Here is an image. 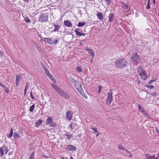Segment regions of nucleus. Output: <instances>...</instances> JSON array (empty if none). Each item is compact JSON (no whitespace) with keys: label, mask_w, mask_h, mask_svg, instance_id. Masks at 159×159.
<instances>
[{"label":"nucleus","mask_w":159,"mask_h":159,"mask_svg":"<svg viewBox=\"0 0 159 159\" xmlns=\"http://www.w3.org/2000/svg\"><path fill=\"white\" fill-rule=\"evenodd\" d=\"M52 86L54 88L55 91L62 97L66 99H69L70 96L67 93L65 92L57 85H55L53 84H51Z\"/></svg>","instance_id":"1"},{"label":"nucleus","mask_w":159,"mask_h":159,"mask_svg":"<svg viewBox=\"0 0 159 159\" xmlns=\"http://www.w3.org/2000/svg\"><path fill=\"white\" fill-rule=\"evenodd\" d=\"M128 61L126 58H120L116 61L115 65L116 68L121 69L126 67Z\"/></svg>","instance_id":"2"},{"label":"nucleus","mask_w":159,"mask_h":159,"mask_svg":"<svg viewBox=\"0 0 159 159\" xmlns=\"http://www.w3.org/2000/svg\"><path fill=\"white\" fill-rule=\"evenodd\" d=\"M131 60L132 62L135 64V65H137V63H139L140 61V58L139 56L136 53L133 54L131 57Z\"/></svg>","instance_id":"3"},{"label":"nucleus","mask_w":159,"mask_h":159,"mask_svg":"<svg viewBox=\"0 0 159 159\" xmlns=\"http://www.w3.org/2000/svg\"><path fill=\"white\" fill-rule=\"evenodd\" d=\"M48 19V15L45 14H42L40 15L39 16V20L41 22H47Z\"/></svg>","instance_id":"4"},{"label":"nucleus","mask_w":159,"mask_h":159,"mask_svg":"<svg viewBox=\"0 0 159 159\" xmlns=\"http://www.w3.org/2000/svg\"><path fill=\"white\" fill-rule=\"evenodd\" d=\"M112 92L111 90L107 93V97L106 100V103L108 104H110L112 101Z\"/></svg>","instance_id":"5"},{"label":"nucleus","mask_w":159,"mask_h":159,"mask_svg":"<svg viewBox=\"0 0 159 159\" xmlns=\"http://www.w3.org/2000/svg\"><path fill=\"white\" fill-rule=\"evenodd\" d=\"M9 150L7 147L5 146H3L1 147H0V156L2 157L4 154V152H5V154H7Z\"/></svg>","instance_id":"6"},{"label":"nucleus","mask_w":159,"mask_h":159,"mask_svg":"<svg viewBox=\"0 0 159 159\" xmlns=\"http://www.w3.org/2000/svg\"><path fill=\"white\" fill-rule=\"evenodd\" d=\"M74 84L78 90L80 91L82 89L81 84L78 81H75Z\"/></svg>","instance_id":"7"},{"label":"nucleus","mask_w":159,"mask_h":159,"mask_svg":"<svg viewBox=\"0 0 159 159\" xmlns=\"http://www.w3.org/2000/svg\"><path fill=\"white\" fill-rule=\"evenodd\" d=\"M73 114V113L72 112V111H70V110H69L66 113V118L68 120H71L72 119V118Z\"/></svg>","instance_id":"8"},{"label":"nucleus","mask_w":159,"mask_h":159,"mask_svg":"<svg viewBox=\"0 0 159 159\" xmlns=\"http://www.w3.org/2000/svg\"><path fill=\"white\" fill-rule=\"evenodd\" d=\"M66 149L69 151L73 152L76 150V148L71 145H69L66 147Z\"/></svg>","instance_id":"9"},{"label":"nucleus","mask_w":159,"mask_h":159,"mask_svg":"<svg viewBox=\"0 0 159 159\" xmlns=\"http://www.w3.org/2000/svg\"><path fill=\"white\" fill-rule=\"evenodd\" d=\"M22 78V76L21 75H16V83L17 86H18L20 83V80Z\"/></svg>","instance_id":"10"},{"label":"nucleus","mask_w":159,"mask_h":159,"mask_svg":"<svg viewBox=\"0 0 159 159\" xmlns=\"http://www.w3.org/2000/svg\"><path fill=\"white\" fill-rule=\"evenodd\" d=\"M50 97L48 95H46L45 94L43 98V99L45 103H48L50 101Z\"/></svg>","instance_id":"11"},{"label":"nucleus","mask_w":159,"mask_h":159,"mask_svg":"<svg viewBox=\"0 0 159 159\" xmlns=\"http://www.w3.org/2000/svg\"><path fill=\"white\" fill-rule=\"evenodd\" d=\"M145 156L147 159H157V158H155L154 155L153 156H151L149 154L146 153L145 154Z\"/></svg>","instance_id":"12"},{"label":"nucleus","mask_w":159,"mask_h":159,"mask_svg":"<svg viewBox=\"0 0 159 159\" xmlns=\"http://www.w3.org/2000/svg\"><path fill=\"white\" fill-rule=\"evenodd\" d=\"M75 32L76 33V35L77 36H84L86 35L85 34L82 33L80 32L79 31H78V29H76L75 30Z\"/></svg>","instance_id":"13"},{"label":"nucleus","mask_w":159,"mask_h":159,"mask_svg":"<svg viewBox=\"0 0 159 159\" xmlns=\"http://www.w3.org/2000/svg\"><path fill=\"white\" fill-rule=\"evenodd\" d=\"M64 24L65 26L68 27H70L72 26V24L69 20L64 21Z\"/></svg>","instance_id":"14"},{"label":"nucleus","mask_w":159,"mask_h":159,"mask_svg":"<svg viewBox=\"0 0 159 159\" xmlns=\"http://www.w3.org/2000/svg\"><path fill=\"white\" fill-rule=\"evenodd\" d=\"M139 75L141 78L144 80H145L147 78V75L145 72H142V73L140 74Z\"/></svg>","instance_id":"15"},{"label":"nucleus","mask_w":159,"mask_h":159,"mask_svg":"<svg viewBox=\"0 0 159 159\" xmlns=\"http://www.w3.org/2000/svg\"><path fill=\"white\" fill-rule=\"evenodd\" d=\"M54 27L55 28V29L53 30V32H56V31H58V30H60L61 26L58 25H54Z\"/></svg>","instance_id":"16"},{"label":"nucleus","mask_w":159,"mask_h":159,"mask_svg":"<svg viewBox=\"0 0 159 159\" xmlns=\"http://www.w3.org/2000/svg\"><path fill=\"white\" fill-rule=\"evenodd\" d=\"M114 17V14L113 13H111L110 14L109 16V21L110 22H112L113 21V18Z\"/></svg>","instance_id":"17"},{"label":"nucleus","mask_w":159,"mask_h":159,"mask_svg":"<svg viewBox=\"0 0 159 159\" xmlns=\"http://www.w3.org/2000/svg\"><path fill=\"white\" fill-rule=\"evenodd\" d=\"M97 16L98 19L100 20H102L103 19V15L102 13L100 12H98L97 13Z\"/></svg>","instance_id":"18"},{"label":"nucleus","mask_w":159,"mask_h":159,"mask_svg":"<svg viewBox=\"0 0 159 159\" xmlns=\"http://www.w3.org/2000/svg\"><path fill=\"white\" fill-rule=\"evenodd\" d=\"M137 70L139 75L142 73V72H144L143 68L141 67L138 66L137 68Z\"/></svg>","instance_id":"19"},{"label":"nucleus","mask_w":159,"mask_h":159,"mask_svg":"<svg viewBox=\"0 0 159 159\" xmlns=\"http://www.w3.org/2000/svg\"><path fill=\"white\" fill-rule=\"evenodd\" d=\"M44 39L45 41H46L48 43L51 45H53V43H52L53 41L51 39L48 38H45Z\"/></svg>","instance_id":"20"},{"label":"nucleus","mask_w":159,"mask_h":159,"mask_svg":"<svg viewBox=\"0 0 159 159\" xmlns=\"http://www.w3.org/2000/svg\"><path fill=\"white\" fill-rule=\"evenodd\" d=\"M43 122V120L41 119H39L35 124V125L36 127L39 126Z\"/></svg>","instance_id":"21"},{"label":"nucleus","mask_w":159,"mask_h":159,"mask_svg":"<svg viewBox=\"0 0 159 159\" xmlns=\"http://www.w3.org/2000/svg\"><path fill=\"white\" fill-rule=\"evenodd\" d=\"M76 125L75 123L73 122H72L69 125V126L70 128L71 129V130H73L75 127Z\"/></svg>","instance_id":"22"},{"label":"nucleus","mask_w":159,"mask_h":159,"mask_svg":"<svg viewBox=\"0 0 159 159\" xmlns=\"http://www.w3.org/2000/svg\"><path fill=\"white\" fill-rule=\"evenodd\" d=\"M87 50L88 51V52L89 54L93 56H94V52L92 49H87Z\"/></svg>","instance_id":"23"},{"label":"nucleus","mask_w":159,"mask_h":159,"mask_svg":"<svg viewBox=\"0 0 159 159\" xmlns=\"http://www.w3.org/2000/svg\"><path fill=\"white\" fill-rule=\"evenodd\" d=\"M65 135L66 136V139L69 140L71 139V137H72V134L71 133H68V134H65Z\"/></svg>","instance_id":"24"},{"label":"nucleus","mask_w":159,"mask_h":159,"mask_svg":"<svg viewBox=\"0 0 159 159\" xmlns=\"http://www.w3.org/2000/svg\"><path fill=\"white\" fill-rule=\"evenodd\" d=\"M52 121V119L51 117H49L47 119L46 123L47 124H50Z\"/></svg>","instance_id":"25"},{"label":"nucleus","mask_w":159,"mask_h":159,"mask_svg":"<svg viewBox=\"0 0 159 159\" xmlns=\"http://www.w3.org/2000/svg\"><path fill=\"white\" fill-rule=\"evenodd\" d=\"M86 23L85 22H79L78 25V26L79 27H81L84 26Z\"/></svg>","instance_id":"26"},{"label":"nucleus","mask_w":159,"mask_h":159,"mask_svg":"<svg viewBox=\"0 0 159 159\" xmlns=\"http://www.w3.org/2000/svg\"><path fill=\"white\" fill-rule=\"evenodd\" d=\"M14 136L15 139H18L20 138L19 135L17 133L15 132L14 134Z\"/></svg>","instance_id":"27"},{"label":"nucleus","mask_w":159,"mask_h":159,"mask_svg":"<svg viewBox=\"0 0 159 159\" xmlns=\"http://www.w3.org/2000/svg\"><path fill=\"white\" fill-rule=\"evenodd\" d=\"M69 80L72 83L74 84L75 83V81H76L77 80H75V78L72 77V76H70L69 78Z\"/></svg>","instance_id":"28"},{"label":"nucleus","mask_w":159,"mask_h":159,"mask_svg":"<svg viewBox=\"0 0 159 159\" xmlns=\"http://www.w3.org/2000/svg\"><path fill=\"white\" fill-rule=\"evenodd\" d=\"M35 46L37 48L39 52H42V51H43L42 49L40 47V46H39V45L36 44L35 45Z\"/></svg>","instance_id":"29"},{"label":"nucleus","mask_w":159,"mask_h":159,"mask_svg":"<svg viewBox=\"0 0 159 159\" xmlns=\"http://www.w3.org/2000/svg\"><path fill=\"white\" fill-rule=\"evenodd\" d=\"M24 20L25 22L28 23H30L31 21L27 17H26L25 18Z\"/></svg>","instance_id":"30"},{"label":"nucleus","mask_w":159,"mask_h":159,"mask_svg":"<svg viewBox=\"0 0 159 159\" xmlns=\"http://www.w3.org/2000/svg\"><path fill=\"white\" fill-rule=\"evenodd\" d=\"M41 65L42 67L43 68L44 70L47 69V67L43 63L41 62Z\"/></svg>","instance_id":"31"},{"label":"nucleus","mask_w":159,"mask_h":159,"mask_svg":"<svg viewBox=\"0 0 159 159\" xmlns=\"http://www.w3.org/2000/svg\"><path fill=\"white\" fill-rule=\"evenodd\" d=\"M141 111V112L142 113H143L144 115L145 116H146L147 114H148V113L147 112V111H145V110H140Z\"/></svg>","instance_id":"32"},{"label":"nucleus","mask_w":159,"mask_h":159,"mask_svg":"<svg viewBox=\"0 0 159 159\" xmlns=\"http://www.w3.org/2000/svg\"><path fill=\"white\" fill-rule=\"evenodd\" d=\"M76 70L79 73L82 72V70L80 66H77L76 68Z\"/></svg>","instance_id":"33"},{"label":"nucleus","mask_w":159,"mask_h":159,"mask_svg":"<svg viewBox=\"0 0 159 159\" xmlns=\"http://www.w3.org/2000/svg\"><path fill=\"white\" fill-rule=\"evenodd\" d=\"M106 3L108 5H109L111 4V0H104Z\"/></svg>","instance_id":"34"},{"label":"nucleus","mask_w":159,"mask_h":159,"mask_svg":"<svg viewBox=\"0 0 159 159\" xmlns=\"http://www.w3.org/2000/svg\"><path fill=\"white\" fill-rule=\"evenodd\" d=\"M146 87L147 88L149 89H152L154 88V86L152 85H146Z\"/></svg>","instance_id":"35"},{"label":"nucleus","mask_w":159,"mask_h":159,"mask_svg":"<svg viewBox=\"0 0 159 159\" xmlns=\"http://www.w3.org/2000/svg\"><path fill=\"white\" fill-rule=\"evenodd\" d=\"M123 7L124 9H128V6L125 3L123 4Z\"/></svg>","instance_id":"36"},{"label":"nucleus","mask_w":159,"mask_h":159,"mask_svg":"<svg viewBox=\"0 0 159 159\" xmlns=\"http://www.w3.org/2000/svg\"><path fill=\"white\" fill-rule=\"evenodd\" d=\"M118 148L121 150H124L125 149V148H124L123 147V146L121 145H120L118 147Z\"/></svg>","instance_id":"37"},{"label":"nucleus","mask_w":159,"mask_h":159,"mask_svg":"<svg viewBox=\"0 0 159 159\" xmlns=\"http://www.w3.org/2000/svg\"><path fill=\"white\" fill-rule=\"evenodd\" d=\"M50 125L52 127H55L56 126V124L54 122H51V123H50Z\"/></svg>","instance_id":"38"},{"label":"nucleus","mask_w":159,"mask_h":159,"mask_svg":"<svg viewBox=\"0 0 159 159\" xmlns=\"http://www.w3.org/2000/svg\"><path fill=\"white\" fill-rule=\"evenodd\" d=\"M92 129L94 131L95 133H98V131L97 130V128H95L94 127H92Z\"/></svg>","instance_id":"39"},{"label":"nucleus","mask_w":159,"mask_h":159,"mask_svg":"<svg viewBox=\"0 0 159 159\" xmlns=\"http://www.w3.org/2000/svg\"><path fill=\"white\" fill-rule=\"evenodd\" d=\"M47 75L48 77H49L50 79H52L53 77L52 75L50 73H49L48 75Z\"/></svg>","instance_id":"40"},{"label":"nucleus","mask_w":159,"mask_h":159,"mask_svg":"<svg viewBox=\"0 0 159 159\" xmlns=\"http://www.w3.org/2000/svg\"><path fill=\"white\" fill-rule=\"evenodd\" d=\"M5 92H6V93H9V90L6 87V88H5Z\"/></svg>","instance_id":"41"},{"label":"nucleus","mask_w":159,"mask_h":159,"mask_svg":"<svg viewBox=\"0 0 159 159\" xmlns=\"http://www.w3.org/2000/svg\"><path fill=\"white\" fill-rule=\"evenodd\" d=\"M34 154L33 152H32L30 156V159H34Z\"/></svg>","instance_id":"42"},{"label":"nucleus","mask_w":159,"mask_h":159,"mask_svg":"<svg viewBox=\"0 0 159 159\" xmlns=\"http://www.w3.org/2000/svg\"><path fill=\"white\" fill-rule=\"evenodd\" d=\"M146 9H149L150 8V4H147V5L146 6Z\"/></svg>","instance_id":"43"},{"label":"nucleus","mask_w":159,"mask_h":159,"mask_svg":"<svg viewBox=\"0 0 159 159\" xmlns=\"http://www.w3.org/2000/svg\"><path fill=\"white\" fill-rule=\"evenodd\" d=\"M151 95L152 96H156L157 95V93L156 92L151 93Z\"/></svg>","instance_id":"44"},{"label":"nucleus","mask_w":159,"mask_h":159,"mask_svg":"<svg viewBox=\"0 0 159 159\" xmlns=\"http://www.w3.org/2000/svg\"><path fill=\"white\" fill-rule=\"evenodd\" d=\"M58 42V40H56L54 41H53V42H52V43H53V44H56Z\"/></svg>","instance_id":"45"},{"label":"nucleus","mask_w":159,"mask_h":159,"mask_svg":"<svg viewBox=\"0 0 159 159\" xmlns=\"http://www.w3.org/2000/svg\"><path fill=\"white\" fill-rule=\"evenodd\" d=\"M13 134L11 133H9V134H7V136L8 138H10L12 137Z\"/></svg>","instance_id":"46"},{"label":"nucleus","mask_w":159,"mask_h":159,"mask_svg":"<svg viewBox=\"0 0 159 159\" xmlns=\"http://www.w3.org/2000/svg\"><path fill=\"white\" fill-rule=\"evenodd\" d=\"M44 71H45L46 75H48L49 73H50L49 72V71L48 70V69H47L46 70H44Z\"/></svg>","instance_id":"47"},{"label":"nucleus","mask_w":159,"mask_h":159,"mask_svg":"<svg viewBox=\"0 0 159 159\" xmlns=\"http://www.w3.org/2000/svg\"><path fill=\"white\" fill-rule=\"evenodd\" d=\"M53 83H54L55 84H56V80L53 78V77H52V79H51Z\"/></svg>","instance_id":"48"},{"label":"nucleus","mask_w":159,"mask_h":159,"mask_svg":"<svg viewBox=\"0 0 159 159\" xmlns=\"http://www.w3.org/2000/svg\"><path fill=\"white\" fill-rule=\"evenodd\" d=\"M35 107V104H33L30 108V109H34Z\"/></svg>","instance_id":"49"},{"label":"nucleus","mask_w":159,"mask_h":159,"mask_svg":"<svg viewBox=\"0 0 159 159\" xmlns=\"http://www.w3.org/2000/svg\"><path fill=\"white\" fill-rule=\"evenodd\" d=\"M101 88H102V87L101 86H98V93H99L100 92Z\"/></svg>","instance_id":"50"},{"label":"nucleus","mask_w":159,"mask_h":159,"mask_svg":"<svg viewBox=\"0 0 159 159\" xmlns=\"http://www.w3.org/2000/svg\"><path fill=\"white\" fill-rule=\"evenodd\" d=\"M29 87V85L28 83H26V86L25 87V89H28Z\"/></svg>","instance_id":"51"},{"label":"nucleus","mask_w":159,"mask_h":159,"mask_svg":"<svg viewBox=\"0 0 159 159\" xmlns=\"http://www.w3.org/2000/svg\"><path fill=\"white\" fill-rule=\"evenodd\" d=\"M30 96H31V97L33 99H35V97L32 95V93L31 92H30Z\"/></svg>","instance_id":"52"},{"label":"nucleus","mask_w":159,"mask_h":159,"mask_svg":"<svg viewBox=\"0 0 159 159\" xmlns=\"http://www.w3.org/2000/svg\"><path fill=\"white\" fill-rule=\"evenodd\" d=\"M0 85H1L2 87H3L4 88H6V86H5L4 85H3V84H1V83H0Z\"/></svg>","instance_id":"53"},{"label":"nucleus","mask_w":159,"mask_h":159,"mask_svg":"<svg viewBox=\"0 0 159 159\" xmlns=\"http://www.w3.org/2000/svg\"><path fill=\"white\" fill-rule=\"evenodd\" d=\"M146 116H147L148 118H151L150 116L148 114V113L147 114Z\"/></svg>","instance_id":"54"},{"label":"nucleus","mask_w":159,"mask_h":159,"mask_svg":"<svg viewBox=\"0 0 159 159\" xmlns=\"http://www.w3.org/2000/svg\"><path fill=\"white\" fill-rule=\"evenodd\" d=\"M10 133H11L13 134V129L11 128V130H10Z\"/></svg>","instance_id":"55"},{"label":"nucleus","mask_w":159,"mask_h":159,"mask_svg":"<svg viewBox=\"0 0 159 159\" xmlns=\"http://www.w3.org/2000/svg\"><path fill=\"white\" fill-rule=\"evenodd\" d=\"M153 82V81H152V80H151L149 81V84H152Z\"/></svg>","instance_id":"56"},{"label":"nucleus","mask_w":159,"mask_h":159,"mask_svg":"<svg viewBox=\"0 0 159 159\" xmlns=\"http://www.w3.org/2000/svg\"><path fill=\"white\" fill-rule=\"evenodd\" d=\"M27 89H25V90H24V95H26V93L27 92Z\"/></svg>","instance_id":"57"},{"label":"nucleus","mask_w":159,"mask_h":159,"mask_svg":"<svg viewBox=\"0 0 159 159\" xmlns=\"http://www.w3.org/2000/svg\"><path fill=\"white\" fill-rule=\"evenodd\" d=\"M124 150H125L126 152H127L128 153H130V152H129L127 149H126L125 148V149H124Z\"/></svg>","instance_id":"58"},{"label":"nucleus","mask_w":159,"mask_h":159,"mask_svg":"<svg viewBox=\"0 0 159 159\" xmlns=\"http://www.w3.org/2000/svg\"><path fill=\"white\" fill-rule=\"evenodd\" d=\"M138 106L139 107V109H141V106L139 104H138Z\"/></svg>","instance_id":"59"},{"label":"nucleus","mask_w":159,"mask_h":159,"mask_svg":"<svg viewBox=\"0 0 159 159\" xmlns=\"http://www.w3.org/2000/svg\"><path fill=\"white\" fill-rule=\"evenodd\" d=\"M24 2H29V1L30 0H23Z\"/></svg>","instance_id":"60"},{"label":"nucleus","mask_w":159,"mask_h":159,"mask_svg":"<svg viewBox=\"0 0 159 159\" xmlns=\"http://www.w3.org/2000/svg\"><path fill=\"white\" fill-rule=\"evenodd\" d=\"M153 4H154V5H155V3H156L155 1V0H153Z\"/></svg>","instance_id":"61"},{"label":"nucleus","mask_w":159,"mask_h":159,"mask_svg":"<svg viewBox=\"0 0 159 159\" xmlns=\"http://www.w3.org/2000/svg\"><path fill=\"white\" fill-rule=\"evenodd\" d=\"M98 133V134H96V136H97V137L98 136H99V133H98H98Z\"/></svg>","instance_id":"62"},{"label":"nucleus","mask_w":159,"mask_h":159,"mask_svg":"<svg viewBox=\"0 0 159 159\" xmlns=\"http://www.w3.org/2000/svg\"><path fill=\"white\" fill-rule=\"evenodd\" d=\"M2 52H0V56L2 57Z\"/></svg>","instance_id":"63"},{"label":"nucleus","mask_w":159,"mask_h":159,"mask_svg":"<svg viewBox=\"0 0 159 159\" xmlns=\"http://www.w3.org/2000/svg\"><path fill=\"white\" fill-rule=\"evenodd\" d=\"M156 131L157 132L159 133V130H158L157 129H156Z\"/></svg>","instance_id":"64"}]
</instances>
